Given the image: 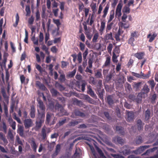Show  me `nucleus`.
I'll return each mask as SVG.
<instances>
[{
  "instance_id": "1",
  "label": "nucleus",
  "mask_w": 158,
  "mask_h": 158,
  "mask_svg": "<svg viewBox=\"0 0 158 158\" xmlns=\"http://www.w3.org/2000/svg\"><path fill=\"white\" fill-rule=\"evenodd\" d=\"M56 120V118L53 114L48 112L47 113L46 123L50 125H53L55 123Z\"/></svg>"
},
{
  "instance_id": "2",
  "label": "nucleus",
  "mask_w": 158,
  "mask_h": 158,
  "mask_svg": "<svg viewBox=\"0 0 158 158\" xmlns=\"http://www.w3.org/2000/svg\"><path fill=\"white\" fill-rule=\"evenodd\" d=\"M55 109L56 110H60L61 115H68L69 114L62 107V106L59 103H57L55 106Z\"/></svg>"
},
{
  "instance_id": "3",
  "label": "nucleus",
  "mask_w": 158,
  "mask_h": 158,
  "mask_svg": "<svg viewBox=\"0 0 158 158\" xmlns=\"http://www.w3.org/2000/svg\"><path fill=\"white\" fill-rule=\"evenodd\" d=\"M94 146L98 153L99 154L100 157L97 158L96 156L95 158H106V157L104 155V153L101 149L99 148L96 145L94 144ZM127 158H135L134 156L133 155H131L128 157Z\"/></svg>"
},
{
  "instance_id": "4",
  "label": "nucleus",
  "mask_w": 158,
  "mask_h": 158,
  "mask_svg": "<svg viewBox=\"0 0 158 158\" xmlns=\"http://www.w3.org/2000/svg\"><path fill=\"white\" fill-rule=\"evenodd\" d=\"M23 124L26 129H29L33 124L32 120L31 118L25 119L23 121Z\"/></svg>"
},
{
  "instance_id": "5",
  "label": "nucleus",
  "mask_w": 158,
  "mask_h": 158,
  "mask_svg": "<svg viewBox=\"0 0 158 158\" xmlns=\"http://www.w3.org/2000/svg\"><path fill=\"white\" fill-rule=\"evenodd\" d=\"M126 114L127 115L126 118L127 121L129 122H131L133 121L135 116L134 113L132 111L127 110Z\"/></svg>"
},
{
  "instance_id": "6",
  "label": "nucleus",
  "mask_w": 158,
  "mask_h": 158,
  "mask_svg": "<svg viewBox=\"0 0 158 158\" xmlns=\"http://www.w3.org/2000/svg\"><path fill=\"white\" fill-rule=\"evenodd\" d=\"M123 4L122 2H119L118 5L115 11V17H120L121 15V10L123 6Z\"/></svg>"
},
{
  "instance_id": "7",
  "label": "nucleus",
  "mask_w": 158,
  "mask_h": 158,
  "mask_svg": "<svg viewBox=\"0 0 158 158\" xmlns=\"http://www.w3.org/2000/svg\"><path fill=\"white\" fill-rule=\"evenodd\" d=\"M156 150H157V151L156 152V154L153 156H152V157H155L154 158H158V147H154L150 149L149 150H148L146 152L143 154V155H148V154L149 153L150 151L152 152H154Z\"/></svg>"
},
{
  "instance_id": "8",
  "label": "nucleus",
  "mask_w": 158,
  "mask_h": 158,
  "mask_svg": "<svg viewBox=\"0 0 158 158\" xmlns=\"http://www.w3.org/2000/svg\"><path fill=\"white\" fill-rule=\"evenodd\" d=\"M86 84V82L85 81H82L81 83V81H76V85L79 89H80L81 87V90L82 92H84L85 90V86Z\"/></svg>"
},
{
  "instance_id": "9",
  "label": "nucleus",
  "mask_w": 158,
  "mask_h": 158,
  "mask_svg": "<svg viewBox=\"0 0 158 158\" xmlns=\"http://www.w3.org/2000/svg\"><path fill=\"white\" fill-rule=\"evenodd\" d=\"M112 141L115 143H118L121 145H123L124 143V140L121 137L118 136L114 137Z\"/></svg>"
},
{
  "instance_id": "10",
  "label": "nucleus",
  "mask_w": 158,
  "mask_h": 158,
  "mask_svg": "<svg viewBox=\"0 0 158 158\" xmlns=\"http://www.w3.org/2000/svg\"><path fill=\"white\" fill-rule=\"evenodd\" d=\"M150 147L149 145H144L140 146L135 151V153L137 154H140L143 152L144 150Z\"/></svg>"
},
{
  "instance_id": "11",
  "label": "nucleus",
  "mask_w": 158,
  "mask_h": 158,
  "mask_svg": "<svg viewBox=\"0 0 158 158\" xmlns=\"http://www.w3.org/2000/svg\"><path fill=\"white\" fill-rule=\"evenodd\" d=\"M83 120L81 119L73 120L69 123V126H70L74 127L79 123L82 122Z\"/></svg>"
},
{
  "instance_id": "12",
  "label": "nucleus",
  "mask_w": 158,
  "mask_h": 158,
  "mask_svg": "<svg viewBox=\"0 0 158 158\" xmlns=\"http://www.w3.org/2000/svg\"><path fill=\"white\" fill-rule=\"evenodd\" d=\"M10 77L9 73L7 70L6 71V82L7 84V91L8 93H9L10 90V83L8 82Z\"/></svg>"
},
{
  "instance_id": "13",
  "label": "nucleus",
  "mask_w": 158,
  "mask_h": 158,
  "mask_svg": "<svg viewBox=\"0 0 158 158\" xmlns=\"http://www.w3.org/2000/svg\"><path fill=\"white\" fill-rule=\"evenodd\" d=\"M123 152L125 155H128L130 153V148L128 145H125L123 147Z\"/></svg>"
},
{
  "instance_id": "14",
  "label": "nucleus",
  "mask_w": 158,
  "mask_h": 158,
  "mask_svg": "<svg viewBox=\"0 0 158 158\" xmlns=\"http://www.w3.org/2000/svg\"><path fill=\"white\" fill-rule=\"evenodd\" d=\"M38 120L44 121L45 116V111H42L41 112H40L39 110H38Z\"/></svg>"
},
{
  "instance_id": "15",
  "label": "nucleus",
  "mask_w": 158,
  "mask_h": 158,
  "mask_svg": "<svg viewBox=\"0 0 158 158\" xmlns=\"http://www.w3.org/2000/svg\"><path fill=\"white\" fill-rule=\"evenodd\" d=\"M151 112L149 109L148 108L145 111L144 113L145 120L147 122L149 121V119L150 118Z\"/></svg>"
},
{
  "instance_id": "16",
  "label": "nucleus",
  "mask_w": 158,
  "mask_h": 158,
  "mask_svg": "<svg viewBox=\"0 0 158 158\" xmlns=\"http://www.w3.org/2000/svg\"><path fill=\"white\" fill-rule=\"evenodd\" d=\"M35 109L34 106H31L30 111L29 114L30 117L32 118H34L35 117Z\"/></svg>"
},
{
  "instance_id": "17",
  "label": "nucleus",
  "mask_w": 158,
  "mask_h": 158,
  "mask_svg": "<svg viewBox=\"0 0 158 158\" xmlns=\"http://www.w3.org/2000/svg\"><path fill=\"white\" fill-rule=\"evenodd\" d=\"M144 124V123H142V122L141 119L137 120L136 122V125L138 130L140 131L143 129Z\"/></svg>"
},
{
  "instance_id": "18",
  "label": "nucleus",
  "mask_w": 158,
  "mask_h": 158,
  "mask_svg": "<svg viewBox=\"0 0 158 158\" xmlns=\"http://www.w3.org/2000/svg\"><path fill=\"white\" fill-rule=\"evenodd\" d=\"M142 84V82H134L132 85L133 88L136 91L139 90L141 88Z\"/></svg>"
},
{
  "instance_id": "19",
  "label": "nucleus",
  "mask_w": 158,
  "mask_h": 158,
  "mask_svg": "<svg viewBox=\"0 0 158 158\" xmlns=\"http://www.w3.org/2000/svg\"><path fill=\"white\" fill-rule=\"evenodd\" d=\"M87 93L91 97L94 98L96 96V94H94V91L92 90L90 85H89L87 87Z\"/></svg>"
},
{
  "instance_id": "20",
  "label": "nucleus",
  "mask_w": 158,
  "mask_h": 158,
  "mask_svg": "<svg viewBox=\"0 0 158 158\" xmlns=\"http://www.w3.org/2000/svg\"><path fill=\"white\" fill-rule=\"evenodd\" d=\"M157 36V34L156 33H154L152 35L151 33L149 34L147 36V38H149V42H152L155 39L156 37Z\"/></svg>"
},
{
  "instance_id": "21",
  "label": "nucleus",
  "mask_w": 158,
  "mask_h": 158,
  "mask_svg": "<svg viewBox=\"0 0 158 158\" xmlns=\"http://www.w3.org/2000/svg\"><path fill=\"white\" fill-rule=\"evenodd\" d=\"M116 131L122 135L124 134V128L121 126H116Z\"/></svg>"
},
{
  "instance_id": "22",
  "label": "nucleus",
  "mask_w": 158,
  "mask_h": 158,
  "mask_svg": "<svg viewBox=\"0 0 158 158\" xmlns=\"http://www.w3.org/2000/svg\"><path fill=\"white\" fill-rule=\"evenodd\" d=\"M145 55L144 52H137L134 54V56L139 59H142Z\"/></svg>"
},
{
  "instance_id": "23",
  "label": "nucleus",
  "mask_w": 158,
  "mask_h": 158,
  "mask_svg": "<svg viewBox=\"0 0 158 158\" xmlns=\"http://www.w3.org/2000/svg\"><path fill=\"white\" fill-rule=\"evenodd\" d=\"M38 101L39 104V107L40 109L42 110V111H45V107L44 104L43 102L40 99L38 100Z\"/></svg>"
},
{
  "instance_id": "24",
  "label": "nucleus",
  "mask_w": 158,
  "mask_h": 158,
  "mask_svg": "<svg viewBox=\"0 0 158 158\" xmlns=\"http://www.w3.org/2000/svg\"><path fill=\"white\" fill-rule=\"evenodd\" d=\"M107 101L109 105L110 106L112 105L114 103L113 97L110 95H108L107 98Z\"/></svg>"
},
{
  "instance_id": "25",
  "label": "nucleus",
  "mask_w": 158,
  "mask_h": 158,
  "mask_svg": "<svg viewBox=\"0 0 158 158\" xmlns=\"http://www.w3.org/2000/svg\"><path fill=\"white\" fill-rule=\"evenodd\" d=\"M135 143L137 144H140L143 142L142 137L140 135L137 136L135 140Z\"/></svg>"
},
{
  "instance_id": "26",
  "label": "nucleus",
  "mask_w": 158,
  "mask_h": 158,
  "mask_svg": "<svg viewBox=\"0 0 158 158\" xmlns=\"http://www.w3.org/2000/svg\"><path fill=\"white\" fill-rule=\"evenodd\" d=\"M46 127H44L42 128L41 131V136L42 139H44L47 138V134L46 130Z\"/></svg>"
},
{
  "instance_id": "27",
  "label": "nucleus",
  "mask_w": 158,
  "mask_h": 158,
  "mask_svg": "<svg viewBox=\"0 0 158 158\" xmlns=\"http://www.w3.org/2000/svg\"><path fill=\"white\" fill-rule=\"evenodd\" d=\"M74 114L76 116H79L81 117H84L85 116V114L84 113L81 112L77 110H74Z\"/></svg>"
},
{
  "instance_id": "28",
  "label": "nucleus",
  "mask_w": 158,
  "mask_h": 158,
  "mask_svg": "<svg viewBox=\"0 0 158 158\" xmlns=\"http://www.w3.org/2000/svg\"><path fill=\"white\" fill-rule=\"evenodd\" d=\"M110 56L106 57V60L102 66V68H105L106 67L108 66L110 64Z\"/></svg>"
},
{
  "instance_id": "29",
  "label": "nucleus",
  "mask_w": 158,
  "mask_h": 158,
  "mask_svg": "<svg viewBox=\"0 0 158 158\" xmlns=\"http://www.w3.org/2000/svg\"><path fill=\"white\" fill-rule=\"evenodd\" d=\"M110 15L109 19L108 20V23L111 22L114 17V10H112L110 12Z\"/></svg>"
},
{
  "instance_id": "30",
  "label": "nucleus",
  "mask_w": 158,
  "mask_h": 158,
  "mask_svg": "<svg viewBox=\"0 0 158 158\" xmlns=\"http://www.w3.org/2000/svg\"><path fill=\"white\" fill-rule=\"evenodd\" d=\"M142 91L143 94H147L149 92L150 89L147 85H145L142 89Z\"/></svg>"
},
{
  "instance_id": "31",
  "label": "nucleus",
  "mask_w": 158,
  "mask_h": 158,
  "mask_svg": "<svg viewBox=\"0 0 158 158\" xmlns=\"http://www.w3.org/2000/svg\"><path fill=\"white\" fill-rule=\"evenodd\" d=\"M44 121L42 120H38L35 122V128L37 129H39L41 127L42 125V123Z\"/></svg>"
},
{
  "instance_id": "32",
  "label": "nucleus",
  "mask_w": 158,
  "mask_h": 158,
  "mask_svg": "<svg viewBox=\"0 0 158 158\" xmlns=\"http://www.w3.org/2000/svg\"><path fill=\"white\" fill-rule=\"evenodd\" d=\"M124 87L125 90L127 92H130L132 89L131 88V85L130 84L127 82H126L125 84Z\"/></svg>"
},
{
  "instance_id": "33",
  "label": "nucleus",
  "mask_w": 158,
  "mask_h": 158,
  "mask_svg": "<svg viewBox=\"0 0 158 158\" xmlns=\"http://www.w3.org/2000/svg\"><path fill=\"white\" fill-rule=\"evenodd\" d=\"M109 8V5L107 4L103 11V15L102 16V18H105L106 17Z\"/></svg>"
},
{
  "instance_id": "34",
  "label": "nucleus",
  "mask_w": 158,
  "mask_h": 158,
  "mask_svg": "<svg viewBox=\"0 0 158 158\" xmlns=\"http://www.w3.org/2000/svg\"><path fill=\"white\" fill-rule=\"evenodd\" d=\"M85 98L89 103L94 104L95 102V101L87 95H85Z\"/></svg>"
},
{
  "instance_id": "35",
  "label": "nucleus",
  "mask_w": 158,
  "mask_h": 158,
  "mask_svg": "<svg viewBox=\"0 0 158 158\" xmlns=\"http://www.w3.org/2000/svg\"><path fill=\"white\" fill-rule=\"evenodd\" d=\"M31 148L35 152H36V149L37 147L35 141L32 140L31 141Z\"/></svg>"
},
{
  "instance_id": "36",
  "label": "nucleus",
  "mask_w": 158,
  "mask_h": 158,
  "mask_svg": "<svg viewBox=\"0 0 158 158\" xmlns=\"http://www.w3.org/2000/svg\"><path fill=\"white\" fill-rule=\"evenodd\" d=\"M141 74V78L144 79H146L148 78L150 76L151 74V72L150 71H149L147 74H144L142 72H140Z\"/></svg>"
},
{
  "instance_id": "37",
  "label": "nucleus",
  "mask_w": 158,
  "mask_h": 158,
  "mask_svg": "<svg viewBox=\"0 0 158 158\" xmlns=\"http://www.w3.org/2000/svg\"><path fill=\"white\" fill-rule=\"evenodd\" d=\"M148 83L150 86L151 89L152 90H153L154 89L156 84V83L154 82V80L153 79L149 80L148 81Z\"/></svg>"
},
{
  "instance_id": "38",
  "label": "nucleus",
  "mask_w": 158,
  "mask_h": 158,
  "mask_svg": "<svg viewBox=\"0 0 158 158\" xmlns=\"http://www.w3.org/2000/svg\"><path fill=\"white\" fill-rule=\"evenodd\" d=\"M105 27V22L104 21H102L101 22V26L100 27V29L99 30V31L101 33H103V31L104 30Z\"/></svg>"
},
{
  "instance_id": "39",
  "label": "nucleus",
  "mask_w": 158,
  "mask_h": 158,
  "mask_svg": "<svg viewBox=\"0 0 158 158\" xmlns=\"http://www.w3.org/2000/svg\"><path fill=\"white\" fill-rule=\"evenodd\" d=\"M17 132L19 134L20 136H23V135L24 133L23 127L20 126L19 127L17 130Z\"/></svg>"
},
{
  "instance_id": "40",
  "label": "nucleus",
  "mask_w": 158,
  "mask_h": 158,
  "mask_svg": "<svg viewBox=\"0 0 158 158\" xmlns=\"http://www.w3.org/2000/svg\"><path fill=\"white\" fill-rule=\"evenodd\" d=\"M15 100H13L12 102L11 103L10 110V113H12L14 112V109L15 106Z\"/></svg>"
},
{
  "instance_id": "41",
  "label": "nucleus",
  "mask_w": 158,
  "mask_h": 158,
  "mask_svg": "<svg viewBox=\"0 0 158 158\" xmlns=\"http://www.w3.org/2000/svg\"><path fill=\"white\" fill-rule=\"evenodd\" d=\"M142 101V96H139V94L138 96L135 97L134 102H136L137 104L140 103Z\"/></svg>"
},
{
  "instance_id": "42",
  "label": "nucleus",
  "mask_w": 158,
  "mask_h": 158,
  "mask_svg": "<svg viewBox=\"0 0 158 158\" xmlns=\"http://www.w3.org/2000/svg\"><path fill=\"white\" fill-rule=\"evenodd\" d=\"M76 72V69H75L73 71L69 73V74L67 75V77L70 78L73 77L75 75Z\"/></svg>"
},
{
  "instance_id": "43",
  "label": "nucleus",
  "mask_w": 158,
  "mask_h": 158,
  "mask_svg": "<svg viewBox=\"0 0 158 158\" xmlns=\"http://www.w3.org/2000/svg\"><path fill=\"white\" fill-rule=\"evenodd\" d=\"M1 92L4 98H7L5 88L4 87L1 88Z\"/></svg>"
},
{
  "instance_id": "44",
  "label": "nucleus",
  "mask_w": 158,
  "mask_h": 158,
  "mask_svg": "<svg viewBox=\"0 0 158 158\" xmlns=\"http://www.w3.org/2000/svg\"><path fill=\"white\" fill-rule=\"evenodd\" d=\"M56 86L60 91H62L65 89V88L59 83H56Z\"/></svg>"
},
{
  "instance_id": "45",
  "label": "nucleus",
  "mask_w": 158,
  "mask_h": 158,
  "mask_svg": "<svg viewBox=\"0 0 158 158\" xmlns=\"http://www.w3.org/2000/svg\"><path fill=\"white\" fill-rule=\"evenodd\" d=\"M35 21H38L40 19V12L37 10L35 13Z\"/></svg>"
},
{
  "instance_id": "46",
  "label": "nucleus",
  "mask_w": 158,
  "mask_h": 158,
  "mask_svg": "<svg viewBox=\"0 0 158 158\" xmlns=\"http://www.w3.org/2000/svg\"><path fill=\"white\" fill-rule=\"evenodd\" d=\"M130 10L129 6H126L124 7L123 11L124 13H129L130 12Z\"/></svg>"
},
{
  "instance_id": "47",
  "label": "nucleus",
  "mask_w": 158,
  "mask_h": 158,
  "mask_svg": "<svg viewBox=\"0 0 158 158\" xmlns=\"http://www.w3.org/2000/svg\"><path fill=\"white\" fill-rule=\"evenodd\" d=\"M85 35L86 37L89 40H91L92 37V35L90 34L89 31H85Z\"/></svg>"
},
{
  "instance_id": "48",
  "label": "nucleus",
  "mask_w": 158,
  "mask_h": 158,
  "mask_svg": "<svg viewBox=\"0 0 158 158\" xmlns=\"http://www.w3.org/2000/svg\"><path fill=\"white\" fill-rule=\"evenodd\" d=\"M105 37L106 40H112L113 39L112 33L110 32V33L106 34Z\"/></svg>"
},
{
  "instance_id": "49",
  "label": "nucleus",
  "mask_w": 158,
  "mask_h": 158,
  "mask_svg": "<svg viewBox=\"0 0 158 158\" xmlns=\"http://www.w3.org/2000/svg\"><path fill=\"white\" fill-rule=\"evenodd\" d=\"M16 21L15 24H13L14 27H17L19 22V16L18 13H17L16 15Z\"/></svg>"
},
{
  "instance_id": "50",
  "label": "nucleus",
  "mask_w": 158,
  "mask_h": 158,
  "mask_svg": "<svg viewBox=\"0 0 158 158\" xmlns=\"http://www.w3.org/2000/svg\"><path fill=\"white\" fill-rule=\"evenodd\" d=\"M135 39L133 37H131L128 40V43L131 45L132 46H134L135 44H134L133 42L135 41Z\"/></svg>"
},
{
  "instance_id": "51",
  "label": "nucleus",
  "mask_w": 158,
  "mask_h": 158,
  "mask_svg": "<svg viewBox=\"0 0 158 158\" xmlns=\"http://www.w3.org/2000/svg\"><path fill=\"white\" fill-rule=\"evenodd\" d=\"M13 118L18 123L21 124V122L20 119L18 117H17L16 114L15 113H14L13 114Z\"/></svg>"
},
{
  "instance_id": "52",
  "label": "nucleus",
  "mask_w": 158,
  "mask_h": 158,
  "mask_svg": "<svg viewBox=\"0 0 158 158\" xmlns=\"http://www.w3.org/2000/svg\"><path fill=\"white\" fill-rule=\"evenodd\" d=\"M13 118L18 123L21 124V122L20 119L18 117H17L16 114L15 113H14L13 114Z\"/></svg>"
},
{
  "instance_id": "53",
  "label": "nucleus",
  "mask_w": 158,
  "mask_h": 158,
  "mask_svg": "<svg viewBox=\"0 0 158 158\" xmlns=\"http://www.w3.org/2000/svg\"><path fill=\"white\" fill-rule=\"evenodd\" d=\"M99 37V35L98 33H95L94 36L92 39V41L94 43H96L97 42V40Z\"/></svg>"
},
{
  "instance_id": "54",
  "label": "nucleus",
  "mask_w": 158,
  "mask_h": 158,
  "mask_svg": "<svg viewBox=\"0 0 158 158\" xmlns=\"http://www.w3.org/2000/svg\"><path fill=\"white\" fill-rule=\"evenodd\" d=\"M51 92L52 96H56L59 92L54 88L52 89L51 90Z\"/></svg>"
},
{
  "instance_id": "55",
  "label": "nucleus",
  "mask_w": 158,
  "mask_h": 158,
  "mask_svg": "<svg viewBox=\"0 0 158 158\" xmlns=\"http://www.w3.org/2000/svg\"><path fill=\"white\" fill-rule=\"evenodd\" d=\"M77 60L79 63H81L82 61V54L81 52H79L77 55Z\"/></svg>"
},
{
  "instance_id": "56",
  "label": "nucleus",
  "mask_w": 158,
  "mask_h": 158,
  "mask_svg": "<svg viewBox=\"0 0 158 158\" xmlns=\"http://www.w3.org/2000/svg\"><path fill=\"white\" fill-rule=\"evenodd\" d=\"M25 10L26 12V16L29 15L31 13L30 8L29 6H26Z\"/></svg>"
},
{
  "instance_id": "57",
  "label": "nucleus",
  "mask_w": 158,
  "mask_h": 158,
  "mask_svg": "<svg viewBox=\"0 0 158 158\" xmlns=\"http://www.w3.org/2000/svg\"><path fill=\"white\" fill-rule=\"evenodd\" d=\"M138 36V32L137 31H134L131 33V37L137 38Z\"/></svg>"
},
{
  "instance_id": "58",
  "label": "nucleus",
  "mask_w": 158,
  "mask_h": 158,
  "mask_svg": "<svg viewBox=\"0 0 158 158\" xmlns=\"http://www.w3.org/2000/svg\"><path fill=\"white\" fill-rule=\"evenodd\" d=\"M134 61L132 59H130L127 64V66L128 68L131 67L133 65Z\"/></svg>"
},
{
  "instance_id": "59",
  "label": "nucleus",
  "mask_w": 158,
  "mask_h": 158,
  "mask_svg": "<svg viewBox=\"0 0 158 158\" xmlns=\"http://www.w3.org/2000/svg\"><path fill=\"white\" fill-rule=\"evenodd\" d=\"M61 149V145L60 144H57L56 147V149L55 151V152L56 153H59L60 152Z\"/></svg>"
},
{
  "instance_id": "60",
  "label": "nucleus",
  "mask_w": 158,
  "mask_h": 158,
  "mask_svg": "<svg viewBox=\"0 0 158 158\" xmlns=\"http://www.w3.org/2000/svg\"><path fill=\"white\" fill-rule=\"evenodd\" d=\"M28 33L26 29H25V38L24 39V41L25 43L27 44L28 43Z\"/></svg>"
},
{
  "instance_id": "61",
  "label": "nucleus",
  "mask_w": 158,
  "mask_h": 158,
  "mask_svg": "<svg viewBox=\"0 0 158 158\" xmlns=\"http://www.w3.org/2000/svg\"><path fill=\"white\" fill-rule=\"evenodd\" d=\"M104 92V90L103 89H102V91L98 93V95L99 98L101 100H103V93Z\"/></svg>"
},
{
  "instance_id": "62",
  "label": "nucleus",
  "mask_w": 158,
  "mask_h": 158,
  "mask_svg": "<svg viewBox=\"0 0 158 158\" xmlns=\"http://www.w3.org/2000/svg\"><path fill=\"white\" fill-rule=\"evenodd\" d=\"M101 71H98L95 73V76L96 77L98 78H101L102 77V74L101 73Z\"/></svg>"
},
{
  "instance_id": "63",
  "label": "nucleus",
  "mask_w": 158,
  "mask_h": 158,
  "mask_svg": "<svg viewBox=\"0 0 158 158\" xmlns=\"http://www.w3.org/2000/svg\"><path fill=\"white\" fill-rule=\"evenodd\" d=\"M104 142L106 144L109 146H112V145L111 142L107 138H105Z\"/></svg>"
},
{
  "instance_id": "64",
  "label": "nucleus",
  "mask_w": 158,
  "mask_h": 158,
  "mask_svg": "<svg viewBox=\"0 0 158 158\" xmlns=\"http://www.w3.org/2000/svg\"><path fill=\"white\" fill-rule=\"evenodd\" d=\"M112 156L114 158H124V157L121 154H113Z\"/></svg>"
}]
</instances>
